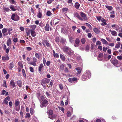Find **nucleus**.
Here are the masks:
<instances>
[{
    "mask_svg": "<svg viewBox=\"0 0 122 122\" xmlns=\"http://www.w3.org/2000/svg\"><path fill=\"white\" fill-rule=\"evenodd\" d=\"M41 100L42 101L41 103L40 106L41 108L44 107H46L48 104V101L45 97L43 96H41L40 97Z\"/></svg>",
    "mask_w": 122,
    "mask_h": 122,
    "instance_id": "1",
    "label": "nucleus"
},
{
    "mask_svg": "<svg viewBox=\"0 0 122 122\" xmlns=\"http://www.w3.org/2000/svg\"><path fill=\"white\" fill-rule=\"evenodd\" d=\"M110 61L111 63L115 66L118 67L121 66V64L120 62L116 59L112 58Z\"/></svg>",
    "mask_w": 122,
    "mask_h": 122,
    "instance_id": "2",
    "label": "nucleus"
},
{
    "mask_svg": "<svg viewBox=\"0 0 122 122\" xmlns=\"http://www.w3.org/2000/svg\"><path fill=\"white\" fill-rule=\"evenodd\" d=\"M19 16L16 14H14L12 15L11 17V19L15 21H17L19 20Z\"/></svg>",
    "mask_w": 122,
    "mask_h": 122,
    "instance_id": "3",
    "label": "nucleus"
},
{
    "mask_svg": "<svg viewBox=\"0 0 122 122\" xmlns=\"http://www.w3.org/2000/svg\"><path fill=\"white\" fill-rule=\"evenodd\" d=\"M81 16L83 18V20H87L88 19L86 16V15L82 12L81 11L80 12Z\"/></svg>",
    "mask_w": 122,
    "mask_h": 122,
    "instance_id": "4",
    "label": "nucleus"
},
{
    "mask_svg": "<svg viewBox=\"0 0 122 122\" xmlns=\"http://www.w3.org/2000/svg\"><path fill=\"white\" fill-rule=\"evenodd\" d=\"M42 44L45 47H46L45 44L46 45L47 47H50L51 46V45H50L48 41L46 40H45L43 41L42 42Z\"/></svg>",
    "mask_w": 122,
    "mask_h": 122,
    "instance_id": "5",
    "label": "nucleus"
},
{
    "mask_svg": "<svg viewBox=\"0 0 122 122\" xmlns=\"http://www.w3.org/2000/svg\"><path fill=\"white\" fill-rule=\"evenodd\" d=\"M74 17H76L79 20L81 21H83V19L81 17L78 13L77 12H76L74 14Z\"/></svg>",
    "mask_w": 122,
    "mask_h": 122,
    "instance_id": "6",
    "label": "nucleus"
},
{
    "mask_svg": "<svg viewBox=\"0 0 122 122\" xmlns=\"http://www.w3.org/2000/svg\"><path fill=\"white\" fill-rule=\"evenodd\" d=\"M80 42V41L79 39L77 38H76L75 41V44H74V45L76 47H77L79 46V44Z\"/></svg>",
    "mask_w": 122,
    "mask_h": 122,
    "instance_id": "7",
    "label": "nucleus"
},
{
    "mask_svg": "<svg viewBox=\"0 0 122 122\" xmlns=\"http://www.w3.org/2000/svg\"><path fill=\"white\" fill-rule=\"evenodd\" d=\"M50 79L47 78H44L41 81V82L43 84H46L49 83L50 81Z\"/></svg>",
    "mask_w": 122,
    "mask_h": 122,
    "instance_id": "8",
    "label": "nucleus"
},
{
    "mask_svg": "<svg viewBox=\"0 0 122 122\" xmlns=\"http://www.w3.org/2000/svg\"><path fill=\"white\" fill-rule=\"evenodd\" d=\"M68 80L69 82L71 83H72L74 81H76V82H77V81L78 79L74 77L72 78H69L68 79Z\"/></svg>",
    "mask_w": 122,
    "mask_h": 122,
    "instance_id": "9",
    "label": "nucleus"
},
{
    "mask_svg": "<svg viewBox=\"0 0 122 122\" xmlns=\"http://www.w3.org/2000/svg\"><path fill=\"white\" fill-rule=\"evenodd\" d=\"M7 32V29L4 28H3L2 30V32L4 36H5L8 35V34Z\"/></svg>",
    "mask_w": 122,
    "mask_h": 122,
    "instance_id": "10",
    "label": "nucleus"
},
{
    "mask_svg": "<svg viewBox=\"0 0 122 122\" xmlns=\"http://www.w3.org/2000/svg\"><path fill=\"white\" fill-rule=\"evenodd\" d=\"M32 30L30 29L29 28H25L26 33L27 36H28L29 35Z\"/></svg>",
    "mask_w": 122,
    "mask_h": 122,
    "instance_id": "11",
    "label": "nucleus"
},
{
    "mask_svg": "<svg viewBox=\"0 0 122 122\" xmlns=\"http://www.w3.org/2000/svg\"><path fill=\"white\" fill-rule=\"evenodd\" d=\"M93 30L94 32L96 34H98L100 32V30L97 28H95L93 29Z\"/></svg>",
    "mask_w": 122,
    "mask_h": 122,
    "instance_id": "12",
    "label": "nucleus"
},
{
    "mask_svg": "<svg viewBox=\"0 0 122 122\" xmlns=\"http://www.w3.org/2000/svg\"><path fill=\"white\" fill-rule=\"evenodd\" d=\"M10 85L12 86L13 88L15 87L16 85L14 80L13 79H12L10 81Z\"/></svg>",
    "mask_w": 122,
    "mask_h": 122,
    "instance_id": "13",
    "label": "nucleus"
},
{
    "mask_svg": "<svg viewBox=\"0 0 122 122\" xmlns=\"http://www.w3.org/2000/svg\"><path fill=\"white\" fill-rule=\"evenodd\" d=\"M22 81L21 80H18L17 81V84L20 87H22Z\"/></svg>",
    "mask_w": 122,
    "mask_h": 122,
    "instance_id": "14",
    "label": "nucleus"
},
{
    "mask_svg": "<svg viewBox=\"0 0 122 122\" xmlns=\"http://www.w3.org/2000/svg\"><path fill=\"white\" fill-rule=\"evenodd\" d=\"M67 54L69 56H71L74 54V52L71 49H70L69 52H67Z\"/></svg>",
    "mask_w": 122,
    "mask_h": 122,
    "instance_id": "15",
    "label": "nucleus"
},
{
    "mask_svg": "<svg viewBox=\"0 0 122 122\" xmlns=\"http://www.w3.org/2000/svg\"><path fill=\"white\" fill-rule=\"evenodd\" d=\"M9 56L7 55H6L5 56H3L2 57V59L3 61H8L9 59Z\"/></svg>",
    "mask_w": 122,
    "mask_h": 122,
    "instance_id": "16",
    "label": "nucleus"
},
{
    "mask_svg": "<svg viewBox=\"0 0 122 122\" xmlns=\"http://www.w3.org/2000/svg\"><path fill=\"white\" fill-rule=\"evenodd\" d=\"M41 10L40 8L39 9V12L37 15V17L39 18H41L42 16V13L41 12Z\"/></svg>",
    "mask_w": 122,
    "mask_h": 122,
    "instance_id": "17",
    "label": "nucleus"
},
{
    "mask_svg": "<svg viewBox=\"0 0 122 122\" xmlns=\"http://www.w3.org/2000/svg\"><path fill=\"white\" fill-rule=\"evenodd\" d=\"M84 74H86V77H87V79L90 78V77L91 75V73L90 72H87L86 73H84Z\"/></svg>",
    "mask_w": 122,
    "mask_h": 122,
    "instance_id": "18",
    "label": "nucleus"
},
{
    "mask_svg": "<svg viewBox=\"0 0 122 122\" xmlns=\"http://www.w3.org/2000/svg\"><path fill=\"white\" fill-rule=\"evenodd\" d=\"M80 6V4L77 2H76L74 5L75 7L78 9L79 8Z\"/></svg>",
    "mask_w": 122,
    "mask_h": 122,
    "instance_id": "19",
    "label": "nucleus"
},
{
    "mask_svg": "<svg viewBox=\"0 0 122 122\" xmlns=\"http://www.w3.org/2000/svg\"><path fill=\"white\" fill-rule=\"evenodd\" d=\"M86 74H83L81 76V79L83 81H85L87 79H88L87 77H86Z\"/></svg>",
    "mask_w": 122,
    "mask_h": 122,
    "instance_id": "20",
    "label": "nucleus"
},
{
    "mask_svg": "<svg viewBox=\"0 0 122 122\" xmlns=\"http://www.w3.org/2000/svg\"><path fill=\"white\" fill-rule=\"evenodd\" d=\"M31 33V36L33 37H35L36 35V33L35 30H32Z\"/></svg>",
    "mask_w": 122,
    "mask_h": 122,
    "instance_id": "21",
    "label": "nucleus"
},
{
    "mask_svg": "<svg viewBox=\"0 0 122 122\" xmlns=\"http://www.w3.org/2000/svg\"><path fill=\"white\" fill-rule=\"evenodd\" d=\"M59 19H55L53 20V22L54 23H55V25H56L58 24L59 22Z\"/></svg>",
    "mask_w": 122,
    "mask_h": 122,
    "instance_id": "22",
    "label": "nucleus"
},
{
    "mask_svg": "<svg viewBox=\"0 0 122 122\" xmlns=\"http://www.w3.org/2000/svg\"><path fill=\"white\" fill-rule=\"evenodd\" d=\"M45 30L48 31L49 30V24H47L45 28Z\"/></svg>",
    "mask_w": 122,
    "mask_h": 122,
    "instance_id": "23",
    "label": "nucleus"
},
{
    "mask_svg": "<svg viewBox=\"0 0 122 122\" xmlns=\"http://www.w3.org/2000/svg\"><path fill=\"white\" fill-rule=\"evenodd\" d=\"M56 115L55 114H53L51 115H49V117L51 119H53L55 118L56 117Z\"/></svg>",
    "mask_w": 122,
    "mask_h": 122,
    "instance_id": "24",
    "label": "nucleus"
},
{
    "mask_svg": "<svg viewBox=\"0 0 122 122\" xmlns=\"http://www.w3.org/2000/svg\"><path fill=\"white\" fill-rule=\"evenodd\" d=\"M111 34L113 36H116L117 35V32L115 30L112 31L111 32Z\"/></svg>",
    "mask_w": 122,
    "mask_h": 122,
    "instance_id": "25",
    "label": "nucleus"
},
{
    "mask_svg": "<svg viewBox=\"0 0 122 122\" xmlns=\"http://www.w3.org/2000/svg\"><path fill=\"white\" fill-rule=\"evenodd\" d=\"M60 42L62 43L66 44V40L63 38L61 39Z\"/></svg>",
    "mask_w": 122,
    "mask_h": 122,
    "instance_id": "26",
    "label": "nucleus"
},
{
    "mask_svg": "<svg viewBox=\"0 0 122 122\" xmlns=\"http://www.w3.org/2000/svg\"><path fill=\"white\" fill-rule=\"evenodd\" d=\"M105 6L109 10H112L113 9V7L111 6L105 5Z\"/></svg>",
    "mask_w": 122,
    "mask_h": 122,
    "instance_id": "27",
    "label": "nucleus"
},
{
    "mask_svg": "<svg viewBox=\"0 0 122 122\" xmlns=\"http://www.w3.org/2000/svg\"><path fill=\"white\" fill-rule=\"evenodd\" d=\"M76 69L78 71L77 74H79L81 73V70L80 67H77Z\"/></svg>",
    "mask_w": 122,
    "mask_h": 122,
    "instance_id": "28",
    "label": "nucleus"
},
{
    "mask_svg": "<svg viewBox=\"0 0 122 122\" xmlns=\"http://www.w3.org/2000/svg\"><path fill=\"white\" fill-rule=\"evenodd\" d=\"M14 64L13 62L10 63L9 65V68L10 69L12 70L14 66Z\"/></svg>",
    "mask_w": 122,
    "mask_h": 122,
    "instance_id": "29",
    "label": "nucleus"
},
{
    "mask_svg": "<svg viewBox=\"0 0 122 122\" xmlns=\"http://www.w3.org/2000/svg\"><path fill=\"white\" fill-rule=\"evenodd\" d=\"M101 41L103 44L107 45L108 44L107 41L104 39L103 38L101 39Z\"/></svg>",
    "mask_w": 122,
    "mask_h": 122,
    "instance_id": "30",
    "label": "nucleus"
},
{
    "mask_svg": "<svg viewBox=\"0 0 122 122\" xmlns=\"http://www.w3.org/2000/svg\"><path fill=\"white\" fill-rule=\"evenodd\" d=\"M68 37L71 43H72L74 41L73 38L71 36H68Z\"/></svg>",
    "mask_w": 122,
    "mask_h": 122,
    "instance_id": "31",
    "label": "nucleus"
},
{
    "mask_svg": "<svg viewBox=\"0 0 122 122\" xmlns=\"http://www.w3.org/2000/svg\"><path fill=\"white\" fill-rule=\"evenodd\" d=\"M52 13L50 11H48L46 13V15L48 16H50L52 15Z\"/></svg>",
    "mask_w": 122,
    "mask_h": 122,
    "instance_id": "32",
    "label": "nucleus"
},
{
    "mask_svg": "<svg viewBox=\"0 0 122 122\" xmlns=\"http://www.w3.org/2000/svg\"><path fill=\"white\" fill-rule=\"evenodd\" d=\"M18 64L20 67H21L22 68H23V65L21 62L19 61L18 62Z\"/></svg>",
    "mask_w": 122,
    "mask_h": 122,
    "instance_id": "33",
    "label": "nucleus"
},
{
    "mask_svg": "<svg viewBox=\"0 0 122 122\" xmlns=\"http://www.w3.org/2000/svg\"><path fill=\"white\" fill-rule=\"evenodd\" d=\"M69 47H66L63 49V51L65 53H66L69 51Z\"/></svg>",
    "mask_w": 122,
    "mask_h": 122,
    "instance_id": "34",
    "label": "nucleus"
},
{
    "mask_svg": "<svg viewBox=\"0 0 122 122\" xmlns=\"http://www.w3.org/2000/svg\"><path fill=\"white\" fill-rule=\"evenodd\" d=\"M11 41L10 39H9L7 41V44L8 46H9L10 44H11Z\"/></svg>",
    "mask_w": 122,
    "mask_h": 122,
    "instance_id": "35",
    "label": "nucleus"
},
{
    "mask_svg": "<svg viewBox=\"0 0 122 122\" xmlns=\"http://www.w3.org/2000/svg\"><path fill=\"white\" fill-rule=\"evenodd\" d=\"M120 45L121 43L120 42H117L115 46V47L117 48H118L120 47Z\"/></svg>",
    "mask_w": 122,
    "mask_h": 122,
    "instance_id": "36",
    "label": "nucleus"
},
{
    "mask_svg": "<svg viewBox=\"0 0 122 122\" xmlns=\"http://www.w3.org/2000/svg\"><path fill=\"white\" fill-rule=\"evenodd\" d=\"M30 27L32 29L31 30H35L36 29V26L35 25H31Z\"/></svg>",
    "mask_w": 122,
    "mask_h": 122,
    "instance_id": "37",
    "label": "nucleus"
},
{
    "mask_svg": "<svg viewBox=\"0 0 122 122\" xmlns=\"http://www.w3.org/2000/svg\"><path fill=\"white\" fill-rule=\"evenodd\" d=\"M61 58L63 61H65V57L62 55L61 54L60 55Z\"/></svg>",
    "mask_w": 122,
    "mask_h": 122,
    "instance_id": "38",
    "label": "nucleus"
},
{
    "mask_svg": "<svg viewBox=\"0 0 122 122\" xmlns=\"http://www.w3.org/2000/svg\"><path fill=\"white\" fill-rule=\"evenodd\" d=\"M43 66V64L41 63V64L39 66V72H41V71L42 68Z\"/></svg>",
    "mask_w": 122,
    "mask_h": 122,
    "instance_id": "39",
    "label": "nucleus"
},
{
    "mask_svg": "<svg viewBox=\"0 0 122 122\" xmlns=\"http://www.w3.org/2000/svg\"><path fill=\"white\" fill-rule=\"evenodd\" d=\"M10 8L13 11H15L16 10L12 5H11L10 7Z\"/></svg>",
    "mask_w": 122,
    "mask_h": 122,
    "instance_id": "40",
    "label": "nucleus"
},
{
    "mask_svg": "<svg viewBox=\"0 0 122 122\" xmlns=\"http://www.w3.org/2000/svg\"><path fill=\"white\" fill-rule=\"evenodd\" d=\"M9 1L11 4H16V2L14 0H9Z\"/></svg>",
    "mask_w": 122,
    "mask_h": 122,
    "instance_id": "41",
    "label": "nucleus"
},
{
    "mask_svg": "<svg viewBox=\"0 0 122 122\" xmlns=\"http://www.w3.org/2000/svg\"><path fill=\"white\" fill-rule=\"evenodd\" d=\"M36 62L33 61H31L29 63V64L30 65H32L34 66H35L36 65Z\"/></svg>",
    "mask_w": 122,
    "mask_h": 122,
    "instance_id": "42",
    "label": "nucleus"
},
{
    "mask_svg": "<svg viewBox=\"0 0 122 122\" xmlns=\"http://www.w3.org/2000/svg\"><path fill=\"white\" fill-rule=\"evenodd\" d=\"M22 72L23 76L25 78H26V75L25 73V70L23 69H22Z\"/></svg>",
    "mask_w": 122,
    "mask_h": 122,
    "instance_id": "43",
    "label": "nucleus"
},
{
    "mask_svg": "<svg viewBox=\"0 0 122 122\" xmlns=\"http://www.w3.org/2000/svg\"><path fill=\"white\" fill-rule=\"evenodd\" d=\"M5 11L8 12L10 10V9L9 8L4 7L3 8Z\"/></svg>",
    "mask_w": 122,
    "mask_h": 122,
    "instance_id": "44",
    "label": "nucleus"
},
{
    "mask_svg": "<svg viewBox=\"0 0 122 122\" xmlns=\"http://www.w3.org/2000/svg\"><path fill=\"white\" fill-rule=\"evenodd\" d=\"M12 30V29L11 28H9L8 30V34L10 35L12 33L11 31Z\"/></svg>",
    "mask_w": 122,
    "mask_h": 122,
    "instance_id": "45",
    "label": "nucleus"
},
{
    "mask_svg": "<svg viewBox=\"0 0 122 122\" xmlns=\"http://www.w3.org/2000/svg\"><path fill=\"white\" fill-rule=\"evenodd\" d=\"M81 42L82 44L85 43L86 42V40L85 39L83 38L81 39Z\"/></svg>",
    "mask_w": 122,
    "mask_h": 122,
    "instance_id": "46",
    "label": "nucleus"
},
{
    "mask_svg": "<svg viewBox=\"0 0 122 122\" xmlns=\"http://www.w3.org/2000/svg\"><path fill=\"white\" fill-rule=\"evenodd\" d=\"M3 86L4 87H7V85H6V81L5 80H3Z\"/></svg>",
    "mask_w": 122,
    "mask_h": 122,
    "instance_id": "47",
    "label": "nucleus"
},
{
    "mask_svg": "<svg viewBox=\"0 0 122 122\" xmlns=\"http://www.w3.org/2000/svg\"><path fill=\"white\" fill-rule=\"evenodd\" d=\"M35 56L36 58L37 59H39L40 58V56L39 54L37 53H36L35 54Z\"/></svg>",
    "mask_w": 122,
    "mask_h": 122,
    "instance_id": "48",
    "label": "nucleus"
},
{
    "mask_svg": "<svg viewBox=\"0 0 122 122\" xmlns=\"http://www.w3.org/2000/svg\"><path fill=\"white\" fill-rule=\"evenodd\" d=\"M53 111L52 110H49V115H51L53 114Z\"/></svg>",
    "mask_w": 122,
    "mask_h": 122,
    "instance_id": "49",
    "label": "nucleus"
},
{
    "mask_svg": "<svg viewBox=\"0 0 122 122\" xmlns=\"http://www.w3.org/2000/svg\"><path fill=\"white\" fill-rule=\"evenodd\" d=\"M8 101L6 100H4L2 104L3 105L4 104H6V105H7L8 104Z\"/></svg>",
    "mask_w": 122,
    "mask_h": 122,
    "instance_id": "50",
    "label": "nucleus"
},
{
    "mask_svg": "<svg viewBox=\"0 0 122 122\" xmlns=\"http://www.w3.org/2000/svg\"><path fill=\"white\" fill-rule=\"evenodd\" d=\"M60 41V38L59 37H57L55 38V41L57 42H59Z\"/></svg>",
    "mask_w": 122,
    "mask_h": 122,
    "instance_id": "51",
    "label": "nucleus"
},
{
    "mask_svg": "<svg viewBox=\"0 0 122 122\" xmlns=\"http://www.w3.org/2000/svg\"><path fill=\"white\" fill-rule=\"evenodd\" d=\"M71 115V113L70 112H68L67 113V116L68 117H70Z\"/></svg>",
    "mask_w": 122,
    "mask_h": 122,
    "instance_id": "52",
    "label": "nucleus"
},
{
    "mask_svg": "<svg viewBox=\"0 0 122 122\" xmlns=\"http://www.w3.org/2000/svg\"><path fill=\"white\" fill-rule=\"evenodd\" d=\"M86 25L89 27L90 29H92V27L90 25L89 23H86Z\"/></svg>",
    "mask_w": 122,
    "mask_h": 122,
    "instance_id": "53",
    "label": "nucleus"
},
{
    "mask_svg": "<svg viewBox=\"0 0 122 122\" xmlns=\"http://www.w3.org/2000/svg\"><path fill=\"white\" fill-rule=\"evenodd\" d=\"M30 112L31 115H32L34 113V110L33 109L31 108L30 109Z\"/></svg>",
    "mask_w": 122,
    "mask_h": 122,
    "instance_id": "54",
    "label": "nucleus"
},
{
    "mask_svg": "<svg viewBox=\"0 0 122 122\" xmlns=\"http://www.w3.org/2000/svg\"><path fill=\"white\" fill-rule=\"evenodd\" d=\"M19 103L20 102L19 101H15V105L16 106H18Z\"/></svg>",
    "mask_w": 122,
    "mask_h": 122,
    "instance_id": "55",
    "label": "nucleus"
},
{
    "mask_svg": "<svg viewBox=\"0 0 122 122\" xmlns=\"http://www.w3.org/2000/svg\"><path fill=\"white\" fill-rule=\"evenodd\" d=\"M39 25L41 27H43L45 26L44 24L42 22H40L39 23Z\"/></svg>",
    "mask_w": 122,
    "mask_h": 122,
    "instance_id": "56",
    "label": "nucleus"
},
{
    "mask_svg": "<svg viewBox=\"0 0 122 122\" xmlns=\"http://www.w3.org/2000/svg\"><path fill=\"white\" fill-rule=\"evenodd\" d=\"M18 38H14L13 39V41L14 42L16 43L17 42Z\"/></svg>",
    "mask_w": 122,
    "mask_h": 122,
    "instance_id": "57",
    "label": "nucleus"
},
{
    "mask_svg": "<svg viewBox=\"0 0 122 122\" xmlns=\"http://www.w3.org/2000/svg\"><path fill=\"white\" fill-rule=\"evenodd\" d=\"M117 58L119 60H122V55L117 56Z\"/></svg>",
    "mask_w": 122,
    "mask_h": 122,
    "instance_id": "58",
    "label": "nucleus"
},
{
    "mask_svg": "<svg viewBox=\"0 0 122 122\" xmlns=\"http://www.w3.org/2000/svg\"><path fill=\"white\" fill-rule=\"evenodd\" d=\"M103 56V54L102 53H101L99 55L98 57L99 58L102 57Z\"/></svg>",
    "mask_w": 122,
    "mask_h": 122,
    "instance_id": "59",
    "label": "nucleus"
},
{
    "mask_svg": "<svg viewBox=\"0 0 122 122\" xmlns=\"http://www.w3.org/2000/svg\"><path fill=\"white\" fill-rule=\"evenodd\" d=\"M30 114L29 113H27L26 114V116H25V118H29L30 117Z\"/></svg>",
    "mask_w": 122,
    "mask_h": 122,
    "instance_id": "60",
    "label": "nucleus"
},
{
    "mask_svg": "<svg viewBox=\"0 0 122 122\" xmlns=\"http://www.w3.org/2000/svg\"><path fill=\"white\" fill-rule=\"evenodd\" d=\"M76 118V117L75 116H73L70 119L74 120Z\"/></svg>",
    "mask_w": 122,
    "mask_h": 122,
    "instance_id": "61",
    "label": "nucleus"
},
{
    "mask_svg": "<svg viewBox=\"0 0 122 122\" xmlns=\"http://www.w3.org/2000/svg\"><path fill=\"white\" fill-rule=\"evenodd\" d=\"M101 44V43L99 41H97L96 42L97 45H98L100 46Z\"/></svg>",
    "mask_w": 122,
    "mask_h": 122,
    "instance_id": "62",
    "label": "nucleus"
},
{
    "mask_svg": "<svg viewBox=\"0 0 122 122\" xmlns=\"http://www.w3.org/2000/svg\"><path fill=\"white\" fill-rule=\"evenodd\" d=\"M26 49L28 51H30L32 50V48L30 47H28L26 48Z\"/></svg>",
    "mask_w": 122,
    "mask_h": 122,
    "instance_id": "63",
    "label": "nucleus"
},
{
    "mask_svg": "<svg viewBox=\"0 0 122 122\" xmlns=\"http://www.w3.org/2000/svg\"><path fill=\"white\" fill-rule=\"evenodd\" d=\"M89 46L88 45H87L86 46L85 49L86 50L88 51L89 50Z\"/></svg>",
    "mask_w": 122,
    "mask_h": 122,
    "instance_id": "64",
    "label": "nucleus"
}]
</instances>
